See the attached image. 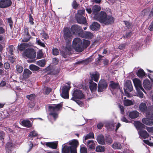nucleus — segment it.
<instances>
[{
  "label": "nucleus",
  "instance_id": "nucleus-18",
  "mask_svg": "<svg viewBox=\"0 0 153 153\" xmlns=\"http://www.w3.org/2000/svg\"><path fill=\"white\" fill-rule=\"evenodd\" d=\"M89 83L90 84L89 88L91 92L93 93L95 92L97 89V84L93 82L91 80H90Z\"/></svg>",
  "mask_w": 153,
  "mask_h": 153
},
{
  "label": "nucleus",
  "instance_id": "nucleus-46",
  "mask_svg": "<svg viewBox=\"0 0 153 153\" xmlns=\"http://www.w3.org/2000/svg\"><path fill=\"white\" fill-rule=\"evenodd\" d=\"M36 42L39 45L42 47H44L45 46V45L44 43L42 42L41 40L39 39L36 38Z\"/></svg>",
  "mask_w": 153,
  "mask_h": 153
},
{
  "label": "nucleus",
  "instance_id": "nucleus-36",
  "mask_svg": "<svg viewBox=\"0 0 153 153\" xmlns=\"http://www.w3.org/2000/svg\"><path fill=\"white\" fill-rule=\"evenodd\" d=\"M29 68L32 71H37L39 69V68L38 67L33 64L30 65Z\"/></svg>",
  "mask_w": 153,
  "mask_h": 153
},
{
  "label": "nucleus",
  "instance_id": "nucleus-55",
  "mask_svg": "<svg viewBox=\"0 0 153 153\" xmlns=\"http://www.w3.org/2000/svg\"><path fill=\"white\" fill-rule=\"evenodd\" d=\"M72 5L73 7L74 8H76L77 7L78 4L76 3V0H74L73 2Z\"/></svg>",
  "mask_w": 153,
  "mask_h": 153
},
{
  "label": "nucleus",
  "instance_id": "nucleus-25",
  "mask_svg": "<svg viewBox=\"0 0 153 153\" xmlns=\"http://www.w3.org/2000/svg\"><path fill=\"white\" fill-rule=\"evenodd\" d=\"M22 125L27 127H30L31 126L30 121L28 120H25L21 122Z\"/></svg>",
  "mask_w": 153,
  "mask_h": 153
},
{
  "label": "nucleus",
  "instance_id": "nucleus-20",
  "mask_svg": "<svg viewBox=\"0 0 153 153\" xmlns=\"http://www.w3.org/2000/svg\"><path fill=\"white\" fill-rule=\"evenodd\" d=\"M123 102L124 105L125 106H129L134 104V100H131L128 99H126V97L124 98Z\"/></svg>",
  "mask_w": 153,
  "mask_h": 153
},
{
  "label": "nucleus",
  "instance_id": "nucleus-35",
  "mask_svg": "<svg viewBox=\"0 0 153 153\" xmlns=\"http://www.w3.org/2000/svg\"><path fill=\"white\" fill-rule=\"evenodd\" d=\"M145 74L144 71L141 69L139 70L137 73V76L139 77H142L145 75Z\"/></svg>",
  "mask_w": 153,
  "mask_h": 153
},
{
  "label": "nucleus",
  "instance_id": "nucleus-53",
  "mask_svg": "<svg viewBox=\"0 0 153 153\" xmlns=\"http://www.w3.org/2000/svg\"><path fill=\"white\" fill-rule=\"evenodd\" d=\"M41 35L42 37L45 39H47L49 38L48 34L44 32L41 33Z\"/></svg>",
  "mask_w": 153,
  "mask_h": 153
},
{
  "label": "nucleus",
  "instance_id": "nucleus-39",
  "mask_svg": "<svg viewBox=\"0 0 153 153\" xmlns=\"http://www.w3.org/2000/svg\"><path fill=\"white\" fill-rule=\"evenodd\" d=\"M80 153H87V149L86 147L83 145H81L80 146Z\"/></svg>",
  "mask_w": 153,
  "mask_h": 153
},
{
  "label": "nucleus",
  "instance_id": "nucleus-56",
  "mask_svg": "<svg viewBox=\"0 0 153 153\" xmlns=\"http://www.w3.org/2000/svg\"><path fill=\"white\" fill-rule=\"evenodd\" d=\"M146 129L148 132L149 133L153 132V127H146Z\"/></svg>",
  "mask_w": 153,
  "mask_h": 153
},
{
  "label": "nucleus",
  "instance_id": "nucleus-22",
  "mask_svg": "<svg viewBox=\"0 0 153 153\" xmlns=\"http://www.w3.org/2000/svg\"><path fill=\"white\" fill-rule=\"evenodd\" d=\"M139 115V113L136 111H134L130 112L129 117L131 119H135Z\"/></svg>",
  "mask_w": 153,
  "mask_h": 153
},
{
  "label": "nucleus",
  "instance_id": "nucleus-4",
  "mask_svg": "<svg viewBox=\"0 0 153 153\" xmlns=\"http://www.w3.org/2000/svg\"><path fill=\"white\" fill-rule=\"evenodd\" d=\"M72 95V97L71 98V100L75 101L80 105H82V104L81 101H77L76 100L77 99H81L84 98V95L82 91L79 90H75L74 91Z\"/></svg>",
  "mask_w": 153,
  "mask_h": 153
},
{
  "label": "nucleus",
  "instance_id": "nucleus-57",
  "mask_svg": "<svg viewBox=\"0 0 153 153\" xmlns=\"http://www.w3.org/2000/svg\"><path fill=\"white\" fill-rule=\"evenodd\" d=\"M140 90H137L138 91V94L137 95L138 96L140 97V98H143V94L142 92L140 91Z\"/></svg>",
  "mask_w": 153,
  "mask_h": 153
},
{
  "label": "nucleus",
  "instance_id": "nucleus-50",
  "mask_svg": "<svg viewBox=\"0 0 153 153\" xmlns=\"http://www.w3.org/2000/svg\"><path fill=\"white\" fill-rule=\"evenodd\" d=\"M144 142L149 146H153V142L151 141V139H150V141L146 140H144Z\"/></svg>",
  "mask_w": 153,
  "mask_h": 153
},
{
  "label": "nucleus",
  "instance_id": "nucleus-38",
  "mask_svg": "<svg viewBox=\"0 0 153 153\" xmlns=\"http://www.w3.org/2000/svg\"><path fill=\"white\" fill-rule=\"evenodd\" d=\"M84 37L87 39H91L93 36L92 33L89 32H86L84 33Z\"/></svg>",
  "mask_w": 153,
  "mask_h": 153
},
{
  "label": "nucleus",
  "instance_id": "nucleus-14",
  "mask_svg": "<svg viewBox=\"0 0 153 153\" xmlns=\"http://www.w3.org/2000/svg\"><path fill=\"white\" fill-rule=\"evenodd\" d=\"M135 87L137 90H141L145 93V91L142 86L141 82L137 78H135L133 80Z\"/></svg>",
  "mask_w": 153,
  "mask_h": 153
},
{
  "label": "nucleus",
  "instance_id": "nucleus-13",
  "mask_svg": "<svg viewBox=\"0 0 153 153\" xmlns=\"http://www.w3.org/2000/svg\"><path fill=\"white\" fill-rule=\"evenodd\" d=\"M98 91L101 92L103 91L107 87V84L104 79L101 80L98 83Z\"/></svg>",
  "mask_w": 153,
  "mask_h": 153
},
{
  "label": "nucleus",
  "instance_id": "nucleus-33",
  "mask_svg": "<svg viewBox=\"0 0 153 153\" xmlns=\"http://www.w3.org/2000/svg\"><path fill=\"white\" fill-rule=\"evenodd\" d=\"M28 45L26 43L21 44L19 45L18 46V48L20 51H22L26 48L28 47Z\"/></svg>",
  "mask_w": 153,
  "mask_h": 153
},
{
  "label": "nucleus",
  "instance_id": "nucleus-15",
  "mask_svg": "<svg viewBox=\"0 0 153 153\" xmlns=\"http://www.w3.org/2000/svg\"><path fill=\"white\" fill-rule=\"evenodd\" d=\"M12 4L10 0H1L0 1V7L4 8L11 5Z\"/></svg>",
  "mask_w": 153,
  "mask_h": 153
},
{
  "label": "nucleus",
  "instance_id": "nucleus-51",
  "mask_svg": "<svg viewBox=\"0 0 153 153\" xmlns=\"http://www.w3.org/2000/svg\"><path fill=\"white\" fill-rule=\"evenodd\" d=\"M16 69L17 71L19 73H21L23 69L22 67L20 65H17L16 66Z\"/></svg>",
  "mask_w": 153,
  "mask_h": 153
},
{
  "label": "nucleus",
  "instance_id": "nucleus-30",
  "mask_svg": "<svg viewBox=\"0 0 153 153\" xmlns=\"http://www.w3.org/2000/svg\"><path fill=\"white\" fill-rule=\"evenodd\" d=\"M45 145L53 149H55L57 147V144L54 142H47Z\"/></svg>",
  "mask_w": 153,
  "mask_h": 153
},
{
  "label": "nucleus",
  "instance_id": "nucleus-44",
  "mask_svg": "<svg viewBox=\"0 0 153 153\" xmlns=\"http://www.w3.org/2000/svg\"><path fill=\"white\" fill-rule=\"evenodd\" d=\"M43 90L45 93L47 94H49L51 91V88L47 87H45Z\"/></svg>",
  "mask_w": 153,
  "mask_h": 153
},
{
  "label": "nucleus",
  "instance_id": "nucleus-11",
  "mask_svg": "<svg viewBox=\"0 0 153 153\" xmlns=\"http://www.w3.org/2000/svg\"><path fill=\"white\" fill-rule=\"evenodd\" d=\"M124 89L126 95L128 96V92L131 91L133 90V87L130 81L128 80L126 81Z\"/></svg>",
  "mask_w": 153,
  "mask_h": 153
},
{
  "label": "nucleus",
  "instance_id": "nucleus-12",
  "mask_svg": "<svg viewBox=\"0 0 153 153\" xmlns=\"http://www.w3.org/2000/svg\"><path fill=\"white\" fill-rule=\"evenodd\" d=\"M70 88L71 87L69 85H65L63 87L62 93L61 94V96L62 98L65 99L69 98L68 92Z\"/></svg>",
  "mask_w": 153,
  "mask_h": 153
},
{
  "label": "nucleus",
  "instance_id": "nucleus-9",
  "mask_svg": "<svg viewBox=\"0 0 153 153\" xmlns=\"http://www.w3.org/2000/svg\"><path fill=\"white\" fill-rule=\"evenodd\" d=\"M139 108L142 112L146 113V116L147 117H150L149 113L151 112V111L153 110V108H152L151 110H148L146 104L143 102L140 104L139 106Z\"/></svg>",
  "mask_w": 153,
  "mask_h": 153
},
{
  "label": "nucleus",
  "instance_id": "nucleus-58",
  "mask_svg": "<svg viewBox=\"0 0 153 153\" xmlns=\"http://www.w3.org/2000/svg\"><path fill=\"white\" fill-rule=\"evenodd\" d=\"M142 15L144 16H146L148 15V12L146 10H143L142 12Z\"/></svg>",
  "mask_w": 153,
  "mask_h": 153
},
{
  "label": "nucleus",
  "instance_id": "nucleus-52",
  "mask_svg": "<svg viewBox=\"0 0 153 153\" xmlns=\"http://www.w3.org/2000/svg\"><path fill=\"white\" fill-rule=\"evenodd\" d=\"M7 22L9 24V25L10 27H11L13 25V22L11 20V18H8L7 19Z\"/></svg>",
  "mask_w": 153,
  "mask_h": 153
},
{
  "label": "nucleus",
  "instance_id": "nucleus-59",
  "mask_svg": "<svg viewBox=\"0 0 153 153\" xmlns=\"http://www.w3.org/2000/svg\"><path fill=\"white\" fill-rule=\"evenodd\" d=\"M33 19L31 15L29 16V22L30 24L32 25L33 24Z\"/></svg>",
  "mask_w": 153,
  "mask_h": 153
},
{
  "label": "nucleus",
  "instance_id": "nucleus-16",
  "mask_svg": "<svg viewBox=\"0 0 153 153\" xmlns=\"http://www.w3.org/2000/svg\"><path fill=\"white\" fill-rule=\"evenodd\" d=\"M66 48L65 51L62 53V56L64 58H66L67 56L70 54L72 49L71 45L66 44Z\"/></svg>",
  "mask_w": 153,
  "mask_h": 153
},
{
  "label": "nucleus",
  "instance_id": "nucleus-24",
  "mask_svg": "<svg viewBox=\"0 0 153 153\" xmlns=\"http://www.w3.org/2000/svg\"><path fill=\"white\" fill-rule=\"evenodd\" d=\"M110 88L112 89H117L119 88V86L118 83H116L113 81H111L110 82L109 85Z\"/></svg>",
  "mask_w": 153,
  "mask_h": 153
},
{
  "label": "nucleus",
  "instance_id": "nucleus-62",
  "mask_svg": "<svg viewBox=\"0 0 153 153\" xmlns=\"http://www.w3.org/2000/svg\"><path fill=\"white\" fill-rule=\"evenodd\" d=\"M125 45H126L125 44H121L119 46V48L120 49H122L125 47Z\"/></svg>",
  "mask_w": 153,
  "mask_h": 153
},
{
  "label": "nucleus",
  "instance_id": "nucleus-60",
  "mask_svg": "<svg viewBox=\"0 0 153 153\" xmlns=\"http://www.w3.org/2000/svg\"><path fill=\"white\" fill-rule=\"evenodd\" d=\"M4 68L5 69H8L10 68V65L8 63L6 62L4 63Z\"/></svg>",
  "mask_w": 153,
  "mask_h": 153
},
{
  "label": "nucleus",
  "instance_id": "nucleus-2",
  "mask_svg": "<svg viewBox=\"0 0 153 153\" xmlns=\"http://www.w3.org/2000/svg\"><path fill=\"white\" fill-rule=\"evenodd\" d=\"M78 142L76 140H73L70 141L68 146L65 145L62 149V153H76V148L78 145Z\"/></svg>",
  "mask_w": 153,
  "mask_h": 153
},
{
  "label": "nucleus",
  "instance_id": "nucleus-47",
  "mask_svg": "<svg viewBox=\"0 0 153 153\" xmlns=\"http://www.w3.org/2000/svg\"><path fill=\"white\" fill-rule=\"evenodd\" d=\"M43 54L42 51H39L37 53V57L38 59H40L42 58Z\"/></svg>",
  "mask_w": 153,
  "mask_h": 153
},
{
  "label": "nucleus",
  "instance_id": "nucleus-64",
  "mask_svg": "<svg viewBox=\"0 0 153 153\" xmlns=\"http://www.w3.org/2000/svg\"><path fill=\"white\" fill-rule=\"evenodd\" d=\"M103 124L102 123H99L97 125V127L98 129H101L103 126Z\"/></svg>",
  "mask_w": 153,
  "mask_h": 153
},
{
  "label": "nucleus",
  "instance_id": "nucleus-29",
  "mask_svg": "<svg viewBox=\"0 0 153 153\" xmlns=\"http://www.w3.org/2000/svg\"><path fill=\"white\" fill-rule=\"evenodd\" d=\"M97 140L98 143L101 144L103 145L105 143V140L103 136L102 135H100L97 136Z\"/></svg>",
  "mask_w": 153,
  "mask_h": 153
},
{
  "label": "nucleus",
  "instance_id": "nucleus-10",
  "mask_svg": "<svg viewBox=\"0 0 153 153\" xmlns=\"http://www.w3.org/2000/svg\"><path fill=\"white\" fill-rule=\"evenodd\" d=\"M64 36L65 39L67 40H68V42L66 44L71 45V41L70 40L71 37L72 36L73 33L72 32H71L68 28H65L64 30Z\"/></svg>",
  "mask_w": 153,
  "mask_h": 153
},
{
  "label": "nucleus",
  "instance_id": "nucleus-63",
  "mask_svg": "<svg viewBox=\"0 0 153 153\" xmlns=\"http://www.w3.org/2000/svg\"><path fill=\"white\" fill-rule=\"evenodd\" d=\"M124 22L125 23V25L128 28H129L130 27L131 25L130 23L126 21H124Z\"/></svg>",
  "mask_w": 153,
  "mask_h": 153
},
{
  "label": "nucleus",
  "instance_id": "nucleus-34",
  "mask_svg": "<svg viewBox=\"0 0 153 153\" xmlns=\"http://www.w3.org/2000/svg\"><path fill=\"white\" fill-rule=\"evenodd\" d=\"M45 61L44 59H42L37 62L36 64L40 67H43L45 64Z\"/></svg>",
  "mask_w": 153,
  "mask_h": 153
},
{
  "label": "nucleus",
  "instance_id": "nucleus-5",
  "mask_svg": "<svg viewBox=\"0 0 153 153\" xmlns=\"http://www.w3.org/2000/svg\"><path fill=\"white\" fill-rule=\"evenodd\" d=\"M82 41L79 38H75L73 42V47L77 52H81L83 50Z\"/></svg>",
  "mask_w": 153,
  "mask_h": 153
},
{
  "label": "nucleus",
  "instance_id": "nucleus-31",
  "mask_svg": "<svg viewBox=\"0 0 153 153\" xmlns=\"http://www.w3.org/2000/svg\"><path fill=\"white\" fill-rule=\"evenodd\" d=\"M87 146L90 149H93L95 148V144L93 140H90L88 141Z\"/></svg>",
  "mask_w": 153,
  "mask_h": 153
},
{
  "label": "nucleus",
  "instance_id": "nucleus-7",
  "mask_svg": "<svg viewBox=\"0 0 153 153\" xmlns=\"http://www.w3.org/2000/svg\"><path fill=\"white\" fill-rule=\"evenodd\" d=\"M23 56L26 58L33 59L36 56V53L33 49L28 48L23 52Z\"/></svg>",
  "mask_w": 153,
  "mask_h": 153
},
{
  "label": "nucleus",
  "instance_id": "nucleus-37",
  "mask_svg": "<svg viewBox=\"0 0 153 153\" xmlns=\"http://www.w3.org/2000/svg\"><path fill=\"white\" fill-rule=\"evenodd\" d=\"M105 149V148L103 146H99L96 147V151L97 152H104Z\"/></svg>",
  "mask_w": 153,
  "mask_h": 153
},
{
  "label": "nucleus",
  "instance_id": "nucleus-26",
  "mask_svg": "<svg viewBox=\"0 0 153 153\" xmlns=\"http://www.w3.org/2000/svg\"><path fill=\"white\" fill-rule=\"evenodd\" d=\"M31 38L30 35H22L21 38L19 39L21 42H27Z\"/></svg>",
  "mask_w": 153,
  "mask_h": 153
},
{
  "label": "nucleus",
  "instance_id": "nucleus-54",
  "mask_svg": "<svg viewBox=\"0 0 153 153\" xmlns=\"http://www.w3.org/2000/svg\"><path fill=\"white\" fill-rule=\"evenodd\" d=\"M26 97L29 100H32L34 99L35 97V95L34 94H31L30 95H27Z\"/></svg>",
  "mask_w": 153,
  "mask_h": 153
},
{
  "label": "nucleus",
  "instance_id": "nucleus-32",
  "mask_svg": "<svg viewBox=\"0 0 153 153\" xmlns=\"http://www.w3.org/2000/svg\"><path fill=\"white\" fill-rule=\"evenodd\" d=\"M112 147L114 149H121L122 148V146L121 144L118 142H116L114 143L112 145Z\"/></svg>",
  "mask_w": 153,
  "mask_h": 153
},
{
  "label": "nucleus",
  "instance_id": "nucleus-27",
  "mask_svg": "<svg viewBox=\"0 0 153 153\" xmlns=\"http://www.w3.org/2000/svg\"><path fill=\"white\" fill-rule=\"evenodd\" d=\"M31 72L28 69H25L24 71L23 77L25 79H27L29 77L30 75L31 74Z\"/></svg>",
  "mask_w": 153,
  "mask_h": 153
},
{
  "label": "nucleus",
  "instance_id": "nucleus-43",
  "mask_svg": "<svg viewBox=\"0 0 153 153\" xmlns=\"http://www.w3.org/2000/svg\"><path fill=\"white\" fill-rule=\"evenodd\" d=\"M135 124L137 127L139 128H143L144 125L139 121H137L135 123Z\"/></svg>",
  "mask_w": 153,
  "mask_h": 153
},
{
  "label": "nucleus",
  "instance_id": "nucleus-19",
  "mask_svg": "<svg viewBox=\"0 0 153 153\" xmlns=\"http://www.w3.org/2000/svg\"><path fill=\"white\" fill-rule=\"evenodd\" d=\"M143 85L145 88L147 90H150L152 86V84L148 80H145L144 81Z\"/></svg>",
  "mask_w": 153,
  "mask_h": 153
},
{
  "label": "nucleus",
  "instance_id": "nucleus-28",
  "mask_svg": "<svg viewBox=\"0 0 153 153\" xmlns=\"http://www.w3.org/2000/svg\"><path fill=\"white\" fill-rule=\"evenodd\" d=\"M139 134L141 137L144 138H147L149 136V134L146 131L140 130L139 131Z\"/></svg>",
  "mask_w": 153,
  "mask_h": 153
},
{
  "label": "nucleus",
  "instance_id": "nucleus-23",
  "mask_svg": "<svg viewBox=\"0 0 153 153\" xmlns=\"http://www.w3.org/2000/svg\"><path fill=\"white\" fill-rule=\"evenodd\" d=\"M100 27V25L97 22H94L91 25L90 29L93 30H98Z\"/></svg>",
  "mask_w": 153,
  "mask_h": 153
},
{
  "label": "nucleus",
  "instance_id": "nucleus-48",
  "mask_svg": "<svg viewBox=\"0 0 153 153\" xmlns=\"http://www.w3.org/2000/svg\"><path fill=\"white\" fill-rule=\"evenodd\" d=\"M37 134L35 131H33L30 132V134L28 136L29 137H36L37 135Z\"/></svg>",
  "mask_w": 153,
  "mask_h": 153
},
{
  "label": "nucleus",
  "instance_id": "nucleus-6",
  "mask_svg": "<svg viewBox=\"0 0 153 153\" xmlns=\"http://www.w3.org/2000/svg\"><path fill=\"white\" fill-rule=\"evenodd\" d=\"M85 10L84 9L79 10L76 15V19L78 23L85 24L86 22V19L85 17L83 16L82 15L85 13Z\"/></svg>",
  "mask_w": 153,
  "mask_h": 153
},
{
  "label": "nucleus",
  "instance_id": "nucleus-17",
  "mask_svg": "<svg viewBox=\"0 0 153 153\" xmlns=\"http://www.w3.org/2000/svg\"><path fill=\"white\" fill-rule=\"evenodd\" d=\"M71 30L73 34L75 33H79L82 30V28L77 25H72L71 27Z\"/></svg>",
  "mask_w": 153,
  "mask_h": 153
},
{
  "label": "nucleus",
  "instance_id": "nucleus-21",
  "mask_svg": "<svg viewBox=\"0 0 153 153\" xmlns=\"http://www.w3.org/2000/svg\"><path fill=\"white\" fill-rule=\"evenodd\" d=\"M90 75L92 80H93L94 81L96 82L98 81L100 77V75L98 72H95L92 74H90Z\"/></svg>",
  "mask_w": 153,
  "mask_h": 153
},
{
  "label": "nucleus",
  "instance_id": "nucleus-49",
  "mask_svg": "<svg viewBox=\"0 0 153 153\" xmlns=\"http://www.w3.org/2000/svg\"><path fill=\"white\" fill-rule=\"evenodd\" d=\"M22 35H30L28 32V29L27 28H25L22 33Z\"/></svg>",
  "mask_w": 153,
  "mask_h": 153
},
{
  "label": "nucleus",
  "instance_id": "nucleus-40",
  "mask_svg": "<svg viewBox=\"0 0 153 153\" xmlns=\"http://www.w3.org/2000/svg\"><path fill=\"white\" fill-rule=\"evenodd\" d=\"M94 136L93 133H89V134L87 135L86 136H85V140H86L88 139L91 138H94Z\"/></svg>",
  "mask_w": 153,
  "mask_h": 153
},
{
  "label": "nucleus",
  "instance_id": "nucleus-3",
  "mask_svg": "<svg viewBox=\"0 0 153 153\" xmlns=\"http://www.w3.org/2000/svg\"><path fill=\"white\" fill-rule=\"evenodd\" d=\"M62 107L60 104L54 105L49 107V110L51 112L49 113V116L51 117H53L54 121L58 117V114L56 112V111L59 110Z\"/></svg>",
  "mask_w": 153,
  "mask_h": 153
},
{
  "label": "nucleus",
  "instance_id": "nucleus-45",
  "mask_svg": "<svg viewBox=\"0 0 153 153\" xmlns=\"http://www.w3.org/2000/svg\"><path fill=\"white\" fill-rule=\"evenodd\" d=\"M59 53L58 50L56 48H53L52 49V54L54 55H57Z\"/></svg>",
  "mask_w": 153,
  "mask_h": 153
},
{
  "label": "nucleus",
  "instance_id": "nucleus-8",
  "mask_svg": "<svg viewBox=\"0 0 153 153\" xmlns=\"http://www.w3.org/2000/svg\"><path fill=\"white\" fill-rule=\"evenodd\" d=\"M150 117H147L146 118H143L142 120V122L147 125L152 126L153 125V119H151L153 118V110L151 111L149 113Z\"/></svg>",
  "mask_w": 153,
  "mask_h": 153
},
{
  "label": "nucleus",
  "instance_id": "nucleus-41",
  "mask_svg": "<svg viewBox=\"0 0 153 153\" xmlns=\"http://www.w3.org/2000/svg\"><path fill=\"white\" fill-rule=\"evenodd\" d=\"M90 42L89 41L84 40L83 42V48H86L90 44Z\"/></svg>",
  "mask_w": 153,
  "mask_h": 153
},
{
  "label": "nucleus",
  "instance_id": "nucleus-42",
  "mask_svg": "<svg viewBox=\"0 0 153 153\" xmlns=\"http://www.w3.org/2000/svg\"><path fill=\"white\" fill-rule=\"evenodd\" d=\"M14 49V47L12 45L10 46L7 49L8 51L11 54H13V51Z\"/></svg>",
  "mask_w": 153,
  "mask_h": 153
},
{
  "label": "nucleus",
  "instance_id": "nucleus-1",
  "mask_svg": "<svg viewBox=\"0 0 153 153\" xmlns=\"http://www.w3.org/2000/svg\"><path fill=\"white\" fill-rule=\"evenodd\" d=\"M101 9V7L98 5H95L93 7L92 11L93 14L94 15V19L105 25H108L113 23V18L111 16H107L105 12L101 11L99 13Z\"/></svg>",
  "mask_w": 153,
  "mask_h": 153
},
{
  "label": "nucleus",
  "instance_id": "nucleus-61",
  "mask_svg": "<svg viewBox=\"0 0 153 153\" xmlns=\"http://www.w3.org/2000/svg\"><path fill=\"white\" fill-rule=\"evenodd\" d=\"M119 107L120 108L121 113L123 114L124 113V107L121 105H119Z\"/></svg>",
  "mask_w": 153,
  "mask_h": 153
}]
</instances>
